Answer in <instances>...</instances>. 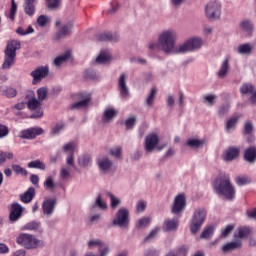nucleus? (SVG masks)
<instances>
[{
  "label": "nucleus",
  "instance_id": "obj_1",
  "mask_svg": "<svg viewBox=\"0 0 256 256\" xmlns=\"http://www.w3.org/2000/svg\"><path fill=\"white\" fill-rule=\"evenodd\" d=\"M177 43V31L173 28L163 30L158 35V49L165 55H179Z\"/></svg>",
  "mask_w": 256,
  "mask_h": 256
},
{
  "label": "nucleus",
  "instance_id": "obj_2",
  "mask_svg": "<svg viewBox=\"0 0 256 256\" xmlns=\"http://www.w3.org/2000/svg\"><path fill=\"white\" fill-rule=\"evenodd\" d=\"M213 189L217 195L224 197L227 201L235 199L236 190L231 182V175L227 172H220L213 183Z\"/></svg>",
  "mask_w": 256,
  "mask_h": 256
},
{
  "label": "nucleus",
  "instance_id": "obj_3",
  "mask_svg": "<svg viewBox=\"0 0 256 256\" xmlns=\"http://www.w3.org/2000/svg\"><path fill=\"white\" fill-rule=\"evenodd\" d=\"M19 49H21V42L19 40H10L7 42L2 64L4 71L11 69V67L15 65V59H17V51H19Z\"/></svg>",
  "mask_w": 256,
  "mask_h": 256
},
{
  "label": "nucleus",
  "instance_id": "obj_4",
  "mask_svg": "<svg viewBox=\"0 0 256 256\" xmlns=\"http://www.w3.org/2000/svg\"><path fill=\"white\" fill-rule=\"evenodd\" d=\"M207 219V210L205 208H197L190 220V231L193 235H195L201 227H203V223Z\"/></svg>",
  "mask_w": 256,
  "mask_h": 256
},
{
  "label": "nucleus",
  "instance_id": "obj_5",
  "mask_svg": "<svg viewBox=\"0 0 256 256\" xmlns=\"http://www.w3.org/2000/svg\"><path fill=\"white\" fill-rule=\"evenodd\" d=\"M221 2L219 0H211L205 6V17L209 21H219L221 19Z\"/></svg>",
  "mask_w": 256,
  "mask_h": 256
},
{
  "label": "nucleus",
  "instance_id": "obj_6",
  "mask_svg": "<svg viewBox=\"0 0 256 256\" xmlns=\"http://www.w3.org/2000/svg\"><path fill=\"white\" fill-rule=\"evenodd\" d=\"M56 27H58L57 32L53 36V41H62V39H67L71 31L73 30V21L61 22L56 21Z\"/></svg>",
  "mask_w": 256,
  "mask_h": 256
},
{
  "label": "nucleus",
  "instance_id": "obj_7",
  "mask_svg": "<svg viewBox=\"0 0 256 256\" xmlns=\"http://www.w3.org/2000/svg\"><path fill=\"white\" fill-rule=\"evenodd\" d=\"M167 144L159 145V135L151 133L145 138L144 151L146 153H153V151H163Z\"/></svg>",
  "mask_w": 256,
  "mask_h": 256
},
{
  "label": "nucleus",
  "instance_id": "obj_8",
  "mask_svg": "<svg viewBox=\"0 0 256 256\" xmlns=\"http://www.w3.org/2000/svg\"><path fill=\"white\" fill-rule=\"evenodd\" d=\"M203 47V38L193 37L185 41L182 45H179L180 54L192 53L193 51H199Z\"/></svg>",
  "mask_w": 256,
  "mask_h": 256
},
{
  "label": "nucleus",
  "instance_id": "obj_9",
  "mask_svg": "<svg viewBox=\"0 0 256 256\" xmlns=\"http://www.w3.org/2000/svg\"><path fill=\"white\" fill-rule=\"evenodd\" d=\"M16 243L18 245H21V247H24V249H37L39 247V239H36L34 235L27 234V233H21L16 238Z\"/></svg>",
  "mask_w": 256,
  "mask_h": 256
},
{
  "label": "nucleus",
  "instance_id": "obj_10",
  "mask_svg": "<svg viewBox=\"0 0 256 256\" xmlns=\"http://www.w3.org/2000/svg\"><path fill=\"white\" fill-rule=\"evenodd\" d=\"M27 107L30 111H34L31 115V119H39L43 115V109L41 108V101L35 96L31 97L27 102Z\"/></svg>",
  "mask_w": 256,
  "mask_h": 256
},
{
  "label": "nucleus",
  "instance_id": "obj_11",
  "mask_svg": "<svg viewBox=\"0 0 256 256\" xmlns=\"http://www.w3.org/2000/svg\"><path fill=\"white\" fill-rule=\"evenodd\" d=\"M113 225L118 227H127L129 225V210L127 208L123 207L118 210L113 220Z\"/></svg>",
  "mask_w": 256,
  "mask_h": 256
},
{
  "label": "nucleus",
  "instance_id": "obj_12",
  "mask_svg": "<svg viewBox=\"0 0 256 256\" xmlns=\"http://www.w3.org/2000/svg\"><path fill=\"white\" fill-rule=\"evenodd\" d=\"M187 207V201L185 200V194H179L175 197L171 212L174 215H181Z\"/></svg>",
  "mask_w": 256,
  "mask_h": 256
},
{
  "label": "nucleus",
  "instance_id": "obj_13",
  "mask_svg": "<svg viewBox=\"0 0 256 256\" xmlns=\"http://www.w3.org/2000/svg\"><path fill=\"white\" fill-rule=\"evenodd\" d=\"M94 247L98 248V253L100 256H108L109 255V245L105 244L100 239H92L88 242V249H94Z\"/></svg>",
  "mask_w": 256,
  "mask_h": 256
},
{
  "label": "nucleus",
  "instance_id": "obj_14",
  "mask_svg": "<svg viewBox=\"0 0 256 256\" xmlns=\"http://www.w3.org/2000/svg\"><path fill=\"white\" fill-rule=\"evenodd\" d=\"M21 217H23V206L17 202L12 203L9 213L10 223H16V221H19Z\"/></svg>",
  "mask_w": 256,
  "mask_h": 256
},
{
  "label": "nucleus",
  "instance_id": "obj_15",
  "mask_svg": "<svg viewBox=\"0 0 256 256\" xmlns=\"http://www.w3.org/2000/svg\"><path fill=\"white\" fill-rule=\"evenodd\" d=\"M118 91L122 99H129V86H127V74H121L118 79Z\"/></svg>",
  "mask_w": 256,
  "mask_h": 256
},
{
  "label": "nucleus",
  "instance_id": "obj_16",
  "mask_svg": "<svg viewBox=\"0 0 256 256\" xmlns=\"http://www.w3.org/2000/svg\"><path fill=\"white\" fill-rule=\"evenodd\" d=\"M30 75L33 78L32 80L33 85H36V83H39L41 79H45V77L49 75V67L47 65L40 66L36 68L34 71H32Z\"/></svg>",
  "mask_w": 256,
  "mask_h": 256
},
{
  "label": "nucleus",
  "instance_id": "obj_17",
  "mask_svg": "<svg viewBox=\"0 0 256 256\" xmlns=\"http://www.w3.org/2000/svg\"><path fill=\"white\" fill-rule=\"evenodd\" d=\"M241 155V148L238 146H229L223 152V159L225 161H235Z\"/></svg>",
  "mask_w": 256,
  "mask_h": 256
},
{
  "label": "nucleus",
  "instance_id": "obj_18",
  "mask_svg": "<svg viewBox=\"0 0 256 256\" xmlns=\"http://www.w3.org/2000/svg\"><path fill=\"white\" fill-rule=\"evenodd\" d=\"M43 133H44L43 128L32 127L26 130H22L20 132V137L22 139H35L36 137H39V135H43Z\"/></svg>",
  "mask_w": 256,
  "mask_h": 256
},
{
  "label": "nucleus",
  "instance_id": "obj_19",
  "mask_svg": "<svg viewBox=\"0 0 256 256\" xmlns=\"http://www.w3.org/2000/svg\"><path fill=\"white\" fill-rule=\"evenodd\" d=\"M111 61H113V57L111 56L109 50L100 51L95 59V63H97V65H109Z\"/></svg>",
  "mask_w": 256,
  "mask_h": 256
},
{
  "label": "nucleus",
  "instance_id": "obj_20",
  "mask_svg": "<svg viewBox=\"0 0 256 256\" xmlns=\"http://www.w3.org/2000/svg\"><path fill=\"white\" fill-rule=\"evenodd\" d=\"M57 205V200L55 199H47L42 204L43 214L47 217H51L53 215V211H55V206Z\"/></svg>",
  "mask_w": 256,
  "mask_h": 256
},
{
  "label": "nucleus",
  "instance_id": "obj_21",
  "mask_svg": "<svg viewBox=\"0 0 256 256\" xmlns=\"http://www.w3.org/2000/svg\"><path fill=\"white\" fill-rule=\"evenodd\" d=\"M96 37L98 41H111L112 43H117L120 39L119 34L113 32H102Z\"/></svg>",
  "mask_w": 256,
  "mask_h": 256
},
{
  "label": "nucleus",
  "instance_id": "obj_22",
  "mask_svg": "<svg viewBox=\"0 0 256 256\" xmlns=\"http://www.w3.org/2000/svg\"><path fill=\"white\" fill-rule=\"evenodd\" d=\"M229 61H230L229 57H226L222 61L219 71L217 73L219 79H225V77H227V75H229V71L231 69V65L229 64Z\"/></svg>",
  "mask_w": 256,
  "mask_h": 256
},
{
  "label": "nucleus",
  "instance_id": "obj_23",
  "mask_svg": "<svg viewBox=\"0 0 256 256\" xmlns=\"http://www.w3.org/2000/svg\"><path fill=\"white\" fill-rule=\"evenodd\" d=\"M63 153H66L68 155L66 161H73V153H75V149H77V143L76 142H68L64 144L63 146Z\"/></svg>",
  "mask_w": 256,
  "mask_h": 256
},
{
  "label": "nucleus",
  "instance_id": "obj_24",
  "mask_svg": "<svg viewBox=\"0 0 256 256\" xmlns=\"http://www.w3.org/2000/svg\"><path fill=\"white\" fill-rule=\"evenodd\" d=\"M69 59H71V51L67 50L63 54L57 56L53 60L52 65H54L55 67H61V65H64V63H67Z\"/></svg>",
  "mask_w": 256,
  "mask_h": 256
},
{
  "label": "nucleus",
  "instance_id": "obj_25",
  "mask_svg": "<svg viewBox=\"0 0 256 256\" xmlns=\"http://www.w3.org/2000/svg\"><path fill=\"white\" fill-rule=\"evenodd\" d=\"M117 117V111L115 108H107L104 110V113L102 115V122L103 123H111L113 119Z\"/></svg>",
  "mask_w": 256,
  "mask_h": 256
},
{
  "label": "nucleus",
  "instance_id": "obj_26",
  "mask_svg": "<svg viewBox=\"0 0 256 256\" xmlns=\"http://www.w3.org/2000/svg\"><path fill=\"white\" fill-rule=\"evenodd\" d=\"M205 144V140L198 138H190L186 141V147H189L190 149H201Z\"/></svg>",
  "mask_w": 256,
  "mask_h": 256
},
{
  "label": "nucleus",
  "instance_id": "obj_27",
  "mask_svg": "<svg viewBox=\"0 0 256 256\" xmlns=\"http://www.w3.org/2000/svg\"><path fill=\"white\" fill-rule=\"evenodd\" d=\"M179 227V218L166 219L164 221V231H177Z\"/></svg>",
  "mask_w": 256,
  "mask_h": 256
},
{
  "label": "nucleus",
  "instance_id": "obj_28",
  "mask_svg": "<svg viewBox=\"0 0 256 256\" xmlns=\"http://www.w3.org/2000/svg\"><path fill=\"white\" fill-rule=\"evenodd\" d=\"M243 243L241 242V240H235L233 242H229L227 244H225L222 247V251L224 253H229V251H235V249H241Z\"/></svg>",
  "mask_w": 256,
  "mask_h": 256
},
{
  "label": "nucleus",
  "instance_id": "obj_29",
  "mask_svg": "<svg viewBox=\"0 0 256 256\" xmlns=\"http://www.w3.org/2000/svg\"><path fill=\"white\" fill-rule=\"evenodd\" d=\"M240 27H241L242 31H244V33H247V35H250V36L253 35V31L255 29V26H254V24L251 20H248V19L243 20L240 23Z\"/></svg>",
  "mask_w": 256,
  "mask_h": 256
},
{
  "label": "nucleus",
  "instance_id": "obj_30",
  "mask_svg": "<svg viewBox=\"0 0 256 256\" xmlns=\"http://www.w3.org/2000/svg\"><path fill=\"white\" fill-rule=\"evenodd\" d=\"M90 101H91V97L86 96L83 100H80L72 104L71 109H76L77 111L81 109H87V107H89Z\"/></svg>",
  "mask_w": 256,
  "mask_h": 256
},
{
  "label": "nucleus",
  "instance_id": "obj_31",
  "mask_svg": "<svg viewBox=\"0 0 256 256\" xmlns=\"http://www.w3.org/2000/svg\"><path fill=\"white\" fill-rule=\"evenodd\" d=\"M24 13L29 17L35 15V0H24Z\"/></svg>",
  "mask_w": 256,
  "mask_h": 256
},
{
  "label": "nucleus",
  "instance_id": "obj_32",
  "mask_svg": "<svg viewBox=\"0 0 256 256\" xmlns=\"http://www.w3.org/2000/svg\"><path fill=\"white\" fill-rule=\"evenodd\" d=\"M35 197V188L30 187L28 190L20 196L22 203H31Z\"/></svg>",
  "mask_w": 256,
  "mask_h": 256
},
{
  "label": "nucleus",
  "instance_id": "obj_33",
  "mask_svg": "<svg viewBox=\"0 0 256 256\" xmlns=\"http://www.w3.org/2000/svg\"><path fill=\"white\" fill-rule=\"evenodd\" d=\"M237 53L239 55H251L253 53V45L250 43L241 44L237 47Z\"/></svg>",
  "mask_w": 256,
  "mask_h": 256
},
{
  "label": "nucleus",
  "instance_id": "obj_34",
  "mask_svg": "<svg viewBox=\"0 0 256 256\" xmlns=\"http://www.w3.org/2000/svg\"><path fill=\"white\" fill-rule=\"evenodd\" d=\"M251 233V228L249 226H243L238 228V233L234 234V239H245V237H249Z\"/></svg>",
  "mask_w": 256,
  "mask_h": 256
},
{
  "label": "nucleus",
  "instance_id": "obj_35",
  "mask_svg": "<svg viewBox=\"0 0 256 256\" xmlns=\"http://www.w3.org/2000/svg\"><path fill=\"white\" fill-rule=\"evenodd\" d=\"M241 119V116H233L230 118L226 123V133H231L232 131H235V127L237 125V122Z\"/></svg>",
  "mask_w": 256,
  "mask_h": 256
},
{
  "label": "nucleus",
  "instance_id": "obj_36",
  "mask_svg": "<svg viewBox=\"0 0 256 256\" xmlns=\"http://www.w3.org/2000/svg\"><path fill=\"white\" fill-rule=\"evenodd\" d=\"M245 161H256V147L247 148L244 152Z\"/></svg>",
  "mask_w": 256,
  "mask_h": 256
},
{
  "label": "nucleus",
  "instance_id": "obj_37",
  "mask_svg": "<svg viewBox=\"0 0 256 256\" xmlns=\"http://www.w3.org/2000/svg\"><path fill=\"white\" fill-rule=\"evenodd\" d=\"M0 94L9 97L10 99L17 96V90L15 88H6L0 86Z\"/></svg>",
  "mask_w": 256,
  "mask_h": 256
},
{
  "label": "nucleus",
  "instance_id": "obj_38",
  "mask_svg": "<svg viewBox=\"0 0 256 256\" xmlns=\"http://www.w3.org/2000/svg\"><path fill=\"white\" fill-rule=\"evenodd\" d=\"M155 97H157V88H152L145 101L147 107H153V103H155Z\"/></svg>",
  "mask_w": 256,
  "mask_h": 256
},
{
  "label": "nucleus",
  "instance_id": "obj_39",
  "mask_svg": "<svg viewBox=\"0 0 256 256\" xmlns=\"http://www.w3.org/2000/svg\"><path fill=\"white\" fill-rule=\"evenodd\" d=\"M254 91L255 88L253 87V84L246 83L240 87L241 95H251L254 93Z\"/></svg>",
  "mask_w": 256,
  "mask_h": 256
},
{
  "label": "nucleus",
  "instance_id": "obj_40",
  "mask_svg": "<svg viewBox=\"0 0 256 256\" xmlns=\"http://www.w3.org/2000/svg\"><path fill=\"white\" fill-rule=\"evenodd\" d=\"M217 101V95L215 94H209L204 96L203 103L204 105H207V107H213Z\"/></svg>",
  "mask_w": 256,
  "mask_h": 256
},
{
  "label": "nucleus",
  "instance_id": "obj_41",
  "mask_svg": "<svg viewBox=\"0 0 256 256\" xmlns=\"http://www.w3.org/2000/svg\"><path fill=\"white\" fill-rule=\"evenodd\" d=\"M41 227V222L32 221L24 225V231H37Z\"/></svg>",
  "mask_w": 256,
  "mask_h": 256
},
{
  "label": "nucleus",
  "instance_id": "obj_42",
  "mask_svg": "<svg viewBox=\"0 0 256 256\" xmlns=\"http://www.w3.org/2000/svg\"><path fill=\"white\" fill-rule=\"evenodd\" d=\"M109 155L115 157V159H121V155L123 154V148L121 146H115L109 150Z\"/></svg>",
  "mask_w": 256,
  "mask_h": 256
},
{
  "label": "nucleus",
  "instance_id": "obj_43",
  "mask_svg": "<svg viewBox=\"0 0 256 256\" xmlns=\"http://www.w3.org/2000/svg\"><path fill=\"white\" fill-rule=\"evenodd\" d=\"M47 95H49V89H47V87L37 89L38 101H45V99H47Z\"/></svg>",
  "mask_w": 256,
  "mask_h": 256
},
{
  "label": "nucleus",
  "instance_id": "obj_44",
  "mask_svg": "<svg viewBox=\"0 0 256 256\" xmlns=\"http://www.w3.org/2000/svg\"><path fill=\"white\" fill-rule=\"evenodd\" d=\"M113 163L111 161H100L98 167L102 173H108Z\"/></svg>",
  "mask_w": 256,
  "mask_h": 256
},
{
  "label": "nucleus",
  "instance_id": "obj_45",
  "mask_svg": "<svg viewBox=\"0 0 256 256\" xmlns=\"http://www.w3.org/2000/svg\"><path fill=\"white\" fill-rule=\"evenodd\" d=\"M235 183L239 187H243V185H249V183H251V179L247 176H238L235 178Z\"/></svg>",
  "mask_w": 256,
  "mask_h": 256
},
{
  "label": "nucleus",
  "instance_id": "obj_46",
  "mask_svg": "<svg viewBox=\"0 0 256 256\" xmlns=\"http://www.w3.org/2000/svg\"><path fill=\"white\" fill-rule=\"evenodd\" d=\"M50 22L51 18H49L47 15H40L37 18V25H39V27H46V25H49Z\"/></svg>",
  "mask_w": 256,
  "mask_h": 256
},
{
  "label": "nucleus",
  "instance_id": "obj_47",
  "mask_svg": "<svg viewBox=\"0 0 256 256\" xmlns=\"http://www.w3.org/2000/svg\"><path fill=\"white\" fill-rule=\"evenodd\" d=\"M64 130H65V124L60 122L51 128L50 133L51 135H59V133H61V131H64Z\"/></svg>",
  "mask_w": 256,
  "mask_h": 256
},
{
  "label": "nucleus",
  "instance_id": "obj_48",
  "mask_svg": "<svg viewBox=\"0 0 256 256\" xmlns=\"http://www.w3.org/2000/svg\"><path fill=\"white\" fill-rule=\"evenodd\" d=\"M137 125V116H130L128 119L125 121V127L126 129H133Z\"/></svg>",
  "mask_w": 256,
  "mask_h": 256
},
{
  "label": "nucleus",
  "instance_id": "obj_49",
  "mask_svg": "<svg viewBox=\"0 0 256 256\" xmlns=\"http://www.w3.org/2000/svg\"><path fill=\"white\" fill-rule=\"evenodd\" d=\"M149 223H151V218L143 217L138 220L136 227L138 229H145V227H147L149 225Z\"/></svg>",
  "mask_w": 256,
  "mask_h": 256
},
{
  "label": "nucleus",
  "instance_id": "obj_50",
  "mask_svg": "<svg viewBox=\"0 0 256 256\" xmlns=\"http://www.w3.org/2000/svg\"><path fill=\"white\" fill-rule=\"evenodd\" d=\"M48 9H52L56 11V9H59L61 7V0H46Z\"/></svg>",
  "mask_w": 256,
  "mask_h": 256
},
{
  "label": "nucleus",
  "instance_id": "obj_51",
  "mask_svg": "<svg viewBox=\"0 0 256 256\" xmlns=\"http://www.w3.org/2000/svg\"><path fill=\"white\" fill-rule=\"evenodd\" d=\"M215 228L213 226H208L206 229L203 230L201 233V239H209L213 235Z\"/></svg>",
  "mask_w": 256,
  "mask_h": 256
},
{
  "label": "nucleus",
  "instance_id": "obj_52",
  "mask_svg": "<svg viewBox=\"0 0 256 256\" xmlns=\"http://www.w3.org/2000/svg\"><path fill=\"white\" fill-rule=\"evenodd\" d=\"M157 233H159V227L151 230V232L144 238V243H149V241H153V239L157 237Z\"/></svg>",
  "mask_w": 256,
  "mask_h": 256
},
{
  "label": "nucleus",
  "instance_id": "obj_53",
  "mask_svg": "<svg viewBox=\"0 0 256 256\" xmlns=\"http://www.w3.org/2000/svg\"><path fill=\"white\" fill-rule=\"evenodd\" d=\"M187 247H185V246H182V247H180L179 249H178V251L177 252H175V251H170L168 254H166V256H179V255H183V256H185V255H187Z\"/></svg>",
  "mask_w": 256,
  "mask_h": 256
},
{
  "label": "nucleus",
  "instance_id": "obj_54",
  "mask_svg": "<svg viewBox=\"0 0 256 256\" xmlns=\"http://www.w3.org/2000/svg\"><path fill=\"white\" fill-rule=\"evenodd\" d=\"M229 109H231V106H229V104H223L218 110V115L220 117H225V115L229 113Z\"/></svg>",
  "mask_w": 256,
  "mask_h": 256
},
{
  "label": "nucleus",
  "instance_id": "obj_55",
  "mask_svg": "<svg viewBox=\"0 0 256 256\" xmlns=\"http://www.w3.org/2000/svg\"><path fill=\"white\" fill-rule=\"evenodd\" d=\"M28 167L32 169H45V164L41 161H32L28 164Z\"/></svg>",
  "mask_w": 256,
  "mask_h": 256
},
{
  "label": "nucleus",
  "instance_id": "obj_56",
  "mask_svg": "<svg viewBox=\"0 0 256 256\" xmlns=\"http://www.w3.org/2000/svg\"><path fill=\"white\" fill-rule=\"evenodd\" d=\"M111 199V207L112 209H116L119 205H121V200L119 198H116L113 194H108Z\"/></svg>",
  "mask_w": 256,
  "mask_h": 256
},
{
  "label": "nucleus",
  "instance_id": "obj_57",
  "mask_svg": "<svg viewBox=\"0 0 256 256\" xmlns=\"http://www.w3.org/2000/svg\"><path fill=\"white\" fill-rule=\"evenodd\" d=\"M13 159V153L12 152H3L0 151V161H11Z\"/></svg>",
  "mask_w": 256,
  "mask_h": 256
},
{
  "label": "nucleus",
  "instance_id": "obj_58",
  "mask_svg": "<svg viewBox=\"0 0 256 256\" xmlns=\"http://www.w3.org/2000/svg\"><path fill=\"white\" fill-rule=\"evenodd\" d=\"M12 169L17 175H27V170L19 165H13Z\"/></svg>",
  "mask_w": 256,
  "mask_h": 256
},
{
  "label": "nucleus",
  "instance_id": "obj_59",
  "mask_svg": "<svg viewBox=\"0 0 256 256\" xmlns=\"http://www.w3.org/2000/svg\"><path fill=\"white\" fill-rule=\"evenodd\" d=\"M44 187L45 189H50L51 191H53V189H55V182H53V178L48 177L44 182Z\"/></svg>",
  "mask_w": 256,
  "mask_h": 256
},
{
  "label": "nucleus",
  "instance_id": "obj_60",
  "mask_svg": "<svg viewBox=\"0 0 256 256\" xmlns=\"http://www.w3.org/2000/svg\"><path fill=\"white\" fill-rule=\"evenodd\" d=\"M60 177L63 179V181H67L71 177V172L68 168H62L60 172Z\"/></svg>",
  "mask_w": 256,
  "mask_h": 256
},
{
  "label": "nucleus",
  "instance_id": "obj_61",
  "mask_svg": "<svg viewBox=\"0 0 256 256\" xmlns=\"http://www.w3.org/2000/svg\"><path fill=\"white\" fill-rule=\"evenodd\" d=\"M15 13H17V4L15 0H11V9H10V19L13 21L15 19Z\"/></svg>",
  "mask_w": 256,
  "mask_h": 256
},
{
  "label": "nucleus",
  "instance_id": "obj_62",
  "mask_svg": "<svg viewBox=\"0 0 256 256\" xmlns=\"http://www.w3.org/2000/svg\"><path fill=\"white\" fill-rule=\"evenodd\" d=\"M9 135V128L3 124H0V139Z\"/></svg>",
  "mask_w": 256,
  "mask_h": 256
},
{
  "label": "nucleus",
  "instance_id": "obj_63",
  "mask_svg": "<svg viewBox=\"0 0 256 256\" xmlns=\"http://www.w3.org/2000/svg\"><path fill=\"white\" fill-rule=\"evenodd\" d=\"M244 133L246 135H249L251 133H253V123H251V121H247L244 125Z\"/></svg>",
  "mask_w": 256,
  "mask_h": 256
},
{
  "label": "nucleus",
  "instance_id": "obj_64",
  "mask_svg": "<svg viewBox=\"0 0 256 256\" xmlns=\"http://www.w3.org/2000/svg\"><path fill=\"white\" fill-rule=\"evenodd\" d=\"M233 229H235V226L233 225L226 226V228L222 230V237H227L231 233V231H233Z\"/></svg>",
  "mask_w": 256,
  "mask_h": 256
}]
</instances>
